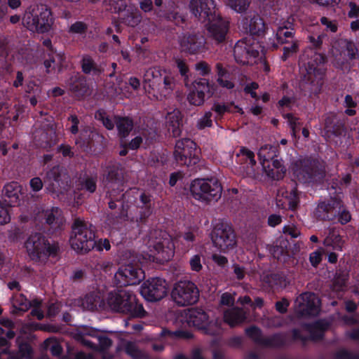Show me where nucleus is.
<instances>
[{
    "label": "nucleus",
    "instance_id": "603ef678",
    "mask_svg": "<svg viewBox=\"0 0 359 359\" xmlns=\"http://www.w3.org/2000/svg\"><path fill=\"white\" fill-rule=\"evenodd\" d=\"M217 67L219 70V77L218 79V82L220 84V86L226 88L227 89L233 88L234 86L233 83L231 81H229L223 78L224 71L222 70L221 65L219 64H217Z\"/></svg>",
    "mask_w": 359,
    "mask_h": 359
},
{
    "label": "nucleus",
    "instance_id": "412c9836",
    "mask_svg": "<svg viewBox=\"0 0 359 359\" xmlns=\"http://www.w3.org/2000/svg\"><path fill=\"white\" fill-rule=\"evenodd\" d=\"M180 44L182 51L195 54L204 47L205 40L202 36L185 34L180 38Z\"/></svg>",
    "mask_w": 359,
    "mask_h": 359
},
{
    "label": "nucleus",
    "instance_id": "052dcab7",
    "mask_svg": "<svg viewBox=\"0 0 359 359\" xmlns=\"http://www.w3.org/2000/svg\"><path fill=\"white\" fill-rule=\"evenodd\" d=\"M325 34H320L316 37L313 36H309V40L315 48H320L323 44V39L324 37H325Z\"/></svg>",
    "mask_w": 359,
    "mask_h": 359
},
{
    "label": "nucleus",
    "instance_id": "5fc2aeb1",
    "mask_svg": "<svg viewBox=\"0 0 359 359\" xmlns=\"http://www.w3.org/2000/svg\"><path fill=\"white\" fill-rule=\"evenodd\" d=\"M96 298L93 295H88L81 300V306L86 310H92L95 306Z\"/></svg>",
    "mask_w": 359,
    "mask_h": 359
},
{
    "label": "nucleus",
    "instance_id": "c03bdc74",
    "mask_svg": "<svg viewBox=\"0 0 359 359\" xmlns=\"http://www.w3.org/2000/svg\"><path fill=\"white\" fill-rule=\"evenodd\" d=\"M8 204L0 201V225L8 223L10 219Z\"/></svg>",
    "mask_w": 359,
    "mask_h": 359
},
{
    "label": "nucleus",
    "instance_id": "4be33fe9",
    "mask_svg": "<svg viewBox=\"0 0 359 359\" xmlns=\"http://www.w3.org/2000/svg\"><path fill=\"white\" fill-rule=\"evenodd\" d=\"M167 127L174 137L180 135L182 127V115L180 110L174 109L168 113Z\"/></svg>",
    "mask_w": 359,
    "mask_h": 359
},
{
    "label": "nucleus",
    "instance_id": "69168bd1",
    "mask_svg": "<svg viewBox=\"0 0 359 359\" xmlns=\"http://www.w3.org/2000/svg\"><path fill=\"white\" fill-rule=\"evenodd\" d=\"M30 187L34 191H38L43 187V183L39 177H34L30 180Z\"/></svg>",
    "mask_w": 359,
    "mask_h": 359
},
{
    "label": "nucleus",
    "instance_id": "cd10ccee",
    "mask_svg": "<svg viewBox=\"0 0 359 359\" xmlns=\"http://www.w3.org/2000/svg\"><path fill=\"white\" fill-rule=\"evenodd\" d=\"M273 166L274 168L272 169H266L265 167L264 172L266 175L273 180H279L283 177V174L285 171V167L283 165L282 162L280 159L273 158Z\"/></svg>",
    "mask_w": 359,
    "mask_h": 359
},
{
    "label": "nucleus",
    "instance_id": "f704fd0d",
    "mask_svg": "<svg viewBox=\"0 0 359 359\" xmlns=\"http://www.w3.org/2000/svg\"><path fill=\"white\" fill-rule=\"evenodd\" d=\"M12 304L15 309L26 311L31 307L32 302H29L24 295L19 294L13 297Z\"/></svg>",
    "mask_w": 359,
    "mask_h": 359
},
{
    "label": "nucleus",
    "instance_id": "3c124183",
    "mask_svg": "<svg viewBox=\"0 0 359 359\" xmlns=\"http://www.w3.org/2000/svg\"><path fill=\"white\" fill-rule=\"evenodd\" d=\"M237 156H244L246 160H249V163L252 166H254L256 164V161L255 159L254 153L245 147H242L240 149V151L237 154Z\"/></svg>",
    "mask_w": 359,
    "mask_h": 359
},
{
    "label": "nucleus",
    "instance_id": "b1692460",
    "mask_svg": "<svg viewBox=\"0 0 359 359\" xmlns=\"http://www.w3.org/2000/svg\"><path fill=\"white\" fill-rule=\"evenodd\" d=\"M246 318L245 313L242 309L233 308L224 312V320L231 327L243 323Z\"/></svg>",
    "mask_w": 359,
    "mask_h": 359
},
{
    "label": "nucleus",
    "instance_id": "5701e85b",
    "mask_svg": "<svg viewBox=\"0 0 359 359\" xmlns=\"http://www.w3.org/2000/svg\"><path fill=\"white\" fill-rule=\"evenodd\" d=\"M4 196L8 199L9 205L18 204L21 197V187L16 182L7 184L4 188Z\"/></svg>",
    "mask_w": 359,
    "mask_h": 359
},
{
    "label": "nucleus",
    "instance_id": "4c0bfd02",
    "mask_svg": "<svg viewBox=\"0 0 359 359\" xmlns=\"http://www.w3.org/2000/svg\"><path fill=\"white\" fill-rule=\"evenodd\" d=\"M212 112L206 111L201 116L196 122V128L198 130H203L205 128H210L212 126Z\"/></svg>",
    "mask_w": 359,
    "mask_h": 359
},
{
    "label": "nucleus",
    "instance_id": "f257e3e1",
    "mask_svg": "<svg viewBox=\"0 0 359 359\" xmlns=\"http://www.w3.org/2000/svg\"><path fill=\"white\" fill-rule=\"evenodd\" d=\"M144 87L148 95L155 100L167 99L177 86L175 75L170 70L154 67L146 70L143 76Z\"/></svg>",
    "mask_w": 359,
    "mask_h": 359
},
{
    "label": "nucleus",
    "instance_id": "a18cd8bd",
    "mask_svg": "<svg viewBox=\"0 0 359 359\" xmlns=\"http://www.w3.org/2000/svg\"><path fill=\"white\" fill-rule=\"evenodd\" d=\"M32 353V350L28 344H21L19 347V354L20 355V358L11 356L9 359H31Z\"/></svg>",
    "mask_w": 359,
    "mask_h": 359
},
{
    "label": "nucleus",
    "instance_id": "4468645a",
    "mask_svg": "<svg viewBox=\"0 0 359 359\" xmlns=\"http://www.w3.org/2000/svg\"><path fill=\"white\" fill-rule=\"evenodd\" d=\"M189 9L198 20L207 23L219 15L215 0H190Z\"/></svg>",
    "mask_w": 359,
    "mask_h": 359
},
{
    "label": "nucleus",
    "instance_id": "de8ad7c7",
    "mask_svg": "<svg viewBox=\"0 0 359 359\" xmlns=\"http://www.w3.org/2000/svg\"><path fill=\"white\" fill-rule=\"evenodd\" d=\"M195 69L198 72V74L203 76L208 75L211 72L210 65L204 61L197 62L195 65Z\"/></svg>",
    "mask_w": 359,
    "mask_h": 359
},
{
    "label": "nucleus",
    "instance_id": "864d4df0",
    "mask_svg": "<svg viewBox=\"0 0 359 359\" xmlns=\"http://www.w3.org/2000/svg\"><path fill=\"white\" fill-rule=\"evenodd\" d=\"M45 344L46 346L50 347V351L53 355L57 356L60 355L62 352V347L58 343L48 339L45 341Z\"/></svg>",
    "mask_w": 359,
    "mask_h": 359
},
{
    "label": "nucleus",
    "instance_id": "c756f323",
    "mask_svg": "<svg viewBox=\"0 0 359 359\" xmlns=\"http://www.w3.org/2000/svg\"><path fill=\"white\" fill-rule=\"evenodd\" d=\"M276 39L280 44L290 43L294 39L293 29L285 27H279L276 32Z\"/></svg>",
    "mask_w": 359,
    "mask_h": 359
},
{
    "label": "nucleus",
    "instance_id": "6ab92c4d",
    "mask_svg": "<svg viewBox=\"0 0 359 359\" xmlns=\"http://www.w3.org/2000/svg\"><path fill=\"white\" fill-rule=\"evenodd\" d=\"M243 28L250 35L257 39L263 35L265 31V25L261 17L257 14L250 15L242 21Z\"/></svg>",
    "mask_w": 359,
    "mask_h": 359
},
{
    "label": "nucleus",
    "instance_id": "6e6d98bb",
    "mask_svg": "<svg viewBox=\"0 0 359 359\" xmlns=\"http://www.w3.org/2000/svg\"><path fill=\"white\" fill-rule=\"evenodd\" d=\"M320 22L322 25L325 26L327 31H330L332 32H336L337 31V24L335 21L330 20L326 17H322L320 18Z\"/></svg>",
    "mask_w": 359,
    "mask_h": 359
},
{
    "label": "nucleus",
    "instance_id": "774afa93",
    "mask_svg": "<svg viewBox=\"0 0 359 359\" xmlns=\"http://www.w3.org/2000/svg\"><path fill=\"white\" fill-rule=\"evenodd\" d=\"M176 64H177V67L179 69L180 74L182 76L186 75V74L188 72V67H187L185 62L181 59H177Z\"/></svg>",
    "mask_w": 359,
    "mask_h": 359
},
{
    "label": "nucleus",
    "instance_id": "20e7f679",
    "mask_svg": "<svg viewBox=\"0 0 359 359\" xmlns=\"http://www.w3.org/2000/svg\"><path fill=\"white\" fill-rule=\"evenodd\" d=\"M92 225L77 218L72 225L69 242L72 248L79 253H86L95 246V233Z\"/></svg>",
    "mask_w": 359,
    "mask_h": 359
},
{
    "label": "nucleus",
    "instance_id": "f03ea898",
    "mask_svg": "<svg viewBox=\"0 0 359 359\" xmlns=\"http://www.w3.org/2000/svg\"><path fill=\"white\" fill-rule=\"evenodd\" d=\"M107 304L114 311L129 314L133 317H143L145 311L137 302L136 296L130 290H118L108 294Z\"/></svg>",
    "mask_w": 359,
    "mask_h": 359
},
{
    "label": "nucleus",
    "instance_id": "7ed1b4c3",
    "mask_svg": "<svg viewBox=\"0 0 359 359\" xmlns=\"http://www.w3.org/2000/svg\"><path fill=\"white\" fill-rule=\"evenodd\" d=\"M22 22L31 32H47L53 25L51 11L45 5L31 6L25 12Z\"/></svg>",
    "mask_w": 359,
    "mask_h": 359
},
{
    "label": "nucleus",
    "instance_id": "58836bf2",
    "mask_svg": "<svg viewBox=\"0 0 359 359\" xmlns=\"http://www.w3.org/2000/svg\"><path fill=\"white\" fill-rule=\"evenodd\" d=\"M205 95L201 92H198L194 88L188 95L187 99L190 104L200 106L203 104L205 101Z\"/></svg>",
    "mask_w": 359,
    "mask_h": 359
},
{
    "label": "nucleus",
    "instance_id": "37998d69",
    "mask_svg": "<svg viewBox=\"0 0 359 359\" xmlns=\"http://www.w3.org/2000/svg\"><path fill=\"white\" fill-rule=\"evenodd\" d=\"M288 46H285L283 48V58L286 60L287 57L291 56L292 54L297 53L298 50V41L295 39L290 41V43H287Z\"/></svg>",
    "mask_w": 359,
    "mask_h": 359
},
{
    "label": "nucleus",
    "instance_id": "0eeeda50",
    "mask_svg": "<svg viewBox=\"0 0 359 359\" xmlns=\"http://www.w3.org/2000/svg\"><path fill=\"white\" fill-rule=\"evenodd\" d=\"M190 191L196 200L208 203L220 198L222 188L216 179H197L191 182Z\"/></svg>",
    "mask_w": 359,
    "mask_h": 359
},
{
    "label": "nucleus",
    "instance_id": "2eb2a0df",
    "mask_svg": "<svg viewBox=\"0 0 359 359\" xmlns=\"http://www.w3.org/2000/svg\"><path fill=\"white\" fill-rule=\"evenodd\" d=\"M140 292L149 302L159 301L167 294V283L165 280L159 278L149 279L142 285Z\"/></svg>",
    "mask_w": 359,
    "mask_h": 359
},
{
    "label": "nucleus",
    "instance_id": "423d86ee",
    "mask_svg": "<svg viewBox=\"0 0 359 359\" xmlns=\"http://www.w3.org/2000/svg\"><path fill=\"white\" fill-rule=\"evenodd\" d=\"M152 256L159 262H166L174 255V244L170 236L165 232L155 231L145 240Z\"/></svg>",
    "mask_w": 359,
    "mask_h": 359
},
{
    "label": "nucleus",
    "instance_id": "393cba45",
    "mask_svg": "<svg viewBox=\"0 0 359 359\" xmlns=\"http://www.w3.org/2000/svg\"><path fill=\"white\" fill-rule=\"evenodd\" d=\"M257 154L262 165L263 169H265V163L278 156V147L270 144H265L259 149Z\"/></svg>",
    "mask_w": 359,
    "mask_h": 359
},
{
    "label": "nucleus",
    "instance_id": "e433bc0d",
    "mask_svg": "<svg viewBox=\"0 0 359 359\" xmlns=\"http://www.w3.org/2000/svg\"><path fill=\"white\" fill-rule=\"evenodd\" d=\"M250 4V0H227V5L237 13L245 12Z\"/></svg>",
    "mask_w": 359,
    "mask_h": 359
},
{
    "label": "nucleus",
    "instance_id": "6e6552de",
    "mask_svg": "<svg viewBox=\"0 0 359 359\" xmlns=\"http://www.w3.org/2000/svg\"><path fill=\"white\" fill-rule=\"evenodd\" d=\"M264 48L257 39L248 36L238 41L233 48V55L236 61L243 65H252L257 62L260 53H263Z\"/></svg>",
    "mask_w": 359,
    "mask_h": 359
},
{
    "label": "nucleus",
    "instance_id": "dca6fc26",
    "mask_svg": "<svg viewBox=\"0 0 359 359\" xmlns=\"http://www.w3.org/2000/svg\"><path fill=\"white\" fill-rule=\"evenodd\" d=\"M320 299L313 293L305 292L295 301L294 311L298 317L315 316L319 311Z\"/></svg>",
    "mask_w": 359,
    "mask_h": 359
},
{
    "label": "nucleus",
    "instance_id": "9d476101",
    "mask_svg": "<svg viewBox=\"0 0 359 359\" xmlns=\"http://www.w3.org/2000/svg\"><path fill=\"white\" fill-rule=\"evenodd\" d=\"M28 256L30 259L39 261L46 259L48 256L56 253L58 247L50 244L39 233L31 235L25 243Z\"/></svg>",
    "mask_w": 359,
    "mask_h": 359
},
{
    "label": "nucleus",
    "instance_id": "a211bd4d",
    "mask_svg": "<svg viewBox=\"0 0 359 359\" xmlns=\"http://www.w3.org/2000/svg\"><path fill=\"white\" fill-rule=\"evenodd\" d=\"M304 62V69L306 71V79L311 83L316 79H321L323 74L322 68L323 64L325 62V58L323 55L318 53H311V58L307 62H305L304 56L302 58Z\"/></svg>",
    "mask_w": 359,
    "mask_h": 359
},
{
    "label": "nucleus",
    "instance_id": "e2e57ef3",
    "mask_svg": "<svg viewBox=\"0 0 359 359\" xmlns=\"http://www.w3.org/2000/svg\"><path fill=\"white\" fill-rule=\"evenodd\" d=\"M212 110L215 111L219 116H222L228 110L227 106L224 104L215 103L212 107Z\"/></svg>",
    "mask_w": 359,
    "mask_h": 359
},
{
    "label": "nucleus",
    "instance_id": "c85d7f7f",
    "mask_svg": "<svg viewBox=\"0 0 359 359\" xmlns=\"http://www.w3.org/2000/svg\"><path fill=\"white\" fill-rule=\"evenodd\" d=\"M82 69L86 74H97L103 71V68L98 66L91 57L84 56L82 60Z\"/></svg>",
    "mask_w": 359,
    "mask_h": 359
},
{
    "label": "nucleus",
    "instance_id": "a19ab883",
    "mask_svg": "<svg viewBox=\"0 0 359 359\" xmlns=\"http://www.w3.org/2000/svg\"><path fill=\"white\" fill-rule=\"evenodd\" d=\"M95 118L102 121V124L108 130H112L114 126V121H112L107 116L106 113L103 111H98L95 113Z\"/></svg>",
    "mask_w": 359,
    "mask_h": 359
},
{
    "label": "nucleus",
    "instance_id": "338daca9",
    "mask_svg": "<svg viewBox=\"0 0 359 359\" xmlns=\"http://www.w3.org/2000/svg\"><path fill=\"white\" fill-rule=\"evenodd\" d=\"M283 232L285 234L290 235L292 238H297L300 234L299 231L291 226H286L283 228Z\"/></svg>",
    "mask_w": 359,
    "mask_h": 359
},
{
    "label": "nucleus",
    "instance_id": "2f4dec72",
    "mask_svg": "<svg viewBox=\"0 0 359 359\" xmlns=\"http://www.w3.org/2000/svg\"><path fill=\"white\" fill-rule=\"evenodd\" d=\"M324 244L326 246H331L334 250L341 251L344 248V241L339 234L334 233L325 238Z\"/></svg>",
    "mask_w": 359,
    "mask_h": 359
},
{
    "label": "nucleus",
    "instance_id": "a878e982",
    "mask_svg": "<svg viewBox=\"0 0 359 359\" xmlns=\"http://www.w3.org/2000/svg\"><path fill=\"white\" fill-rule=\"evenodd\" d=\"M45 215L46 222L55 227H59L65 222L62 212L57 208L46 210Z\"/></svg>",
    "mask_w": 359,
    "mask_h": 359
},
{
    "label": "nucleus",
    "instance_id": "f8f14e48",
    "mask_svg": "<svg viewBox=\"0 0 359 359\" xmlns=\"http://www.w3.org/2000/svg\"><path fill=\"white\" fill-rule=\"evenodd\" d=\"M211 239L214 245L223 252H229L236 245L234 232L227 224H216L211 233Z\"/></svg>",
    "mask_w": 359,
    "mask_h": 359
},
{
    "label": "nucleus",
    "instance_id": "ea45409f",
    "mask_svg": "<svg viewBox=\"0 0 359 359\" xmlns=\"http://www.w3.org/2000/svg\"><path fill=\"white\" fill-rule=\"evenodd\" d=\"M104 2L109 6V9L115 13L122 11L126 7L125 0H104Z\"/></svg>",
    "mask_w": 359,
    "mask_h": 359
},
{
    "label": "nucleus",
    "instance_id": "39448f33",
    "mask_svg": "<svg viewBox=\"0 0 359 359\" xmlns=\"http://www.w3.org/2000/svg\"><path fill=\"white\" fill-rule=\"evenodd\" d=\"M183 320L189 326L202 330L204 333L214 335L220 331L217 321L210 318L208 313L200 308H191L182 313Z\"/></svg>",
    "mask_w": 359,
    "mask_h": 359
},
{
    "label": "nucleus",
    "instance_id": "bf43d9fd",
    "mask_svg": "<svg viewBox=\"0 0 359 359\" xmlns=\"http://www.w3.org/2000/svg\"><path fill=\"white\" fill-rule=\"evenodd\" d=\"M234 303L233 296L228 292L224 293L220 299V304L225 306H231Z\"/></svg>",
    "mask_w": 359,
    "mask_h": 359
},
{
    "label": "nucleus",
    "instance_id": "1a4fd4ad",
    "mask_svg": "<svg viewBox=\"0 0 359 359\" xmlns=\"http://www.w3.org/2000/svg\"><path fill=\"white\" fill-rule=\"evenodd\" d=\"M170 295L176 305L187 306L198 302L200 291L194 282L189 280H180L173 285Z\"/></svg>",
    "mask_w": 359,
    "mask_h": 359
},
{
    "label": "nucleus",
    "instance_id": "ddd939ff",
    "mask_svg": "<svg viewBox=\"0 0 359 359\" xmlns=\"http://www.w3.org/2000/svg\"><path fill=\"white\" fill-rule=\"evenodd\" d=\"M144 278L143 271L137 264L128 263L121 265L115 273L114 280L116 285H136Z\"/></svg>",
    "mask_w": 359,
    "mask_h": 359
},
{
    "label": "nucleus",
    "instance_id": "72a5a7b5",
    "mask_svg": "<svg viewBox=\"0 0 359 359\" xmlns=\"http://www.w3.org/2000/svg\"><path fill=\"white\" fill-rule=\"evenodd\" d=\"M65 172L60 167H53L46 173V180H45V182L48 181L50 184H54V182L58 183L60 179L62 177H65Z\"/></svg>",
    "mask_w": 359,
    "mask_h": 359
},
{
    "label": "nucleus",
    "instance_id": "13d9d810",
    "mask_svg": "<svg viewBox=\"0 0 359 359\" xmlns=\"http://www.w3.org/2000/svg\"><path fill=\"white\" fill-rule=\"evenodd\" d=\"M82 188L90 193L94 192L96 189L95 180L93 178L86 179L83 183Z\"/></svg>",
    "mask_w": 359,
    "mask_h": 359
},
{
    "label": "nucleus",
    "instance_id": "4d7b16f0",
    "mask_svg": "<svg viewBox=\"0 0 359 359\" xmlns=\"http://www.w3.org/2000/svg\"><path fill=\"white\" fill-rule=\"evenodd\" d=\"M141 20L142 16L139 13H133L126 18V21L130 26L135 27L141 22Z\"/></svg>",
    "mask_w": 359,
    "mask_h": 359
},
{
    "label": "nucleus",
    "instance_id": "680f3d73",
    "mask_svg": "<svg viewBox=\"0 0 359 359\" xmlns=\"http://www.w3.org/2000/svg\"><path fill=\"white\" fill-rule=\"evenodd\" d=\"M246 334L255 341L259 340L261 336L259 329L256 327L247 329Z\"/></svg>",
    "mask_w": 359,
    "mask_h": 359
},
{
    "label": "nucleus",
    "instance_id": "aec40b11",
    "mask_svg": "<svg viewBox=\"0 0 359 359\" xmlns=\"http://www.w3.org/2000/svg\"><path fill=\"white\" fill-rule=\"evenodd\" d=\"M215 18L207 22L208 30L210 36L216 42L220 43L225 39L228 25L226 21L222 19L219 15Z\"/></svg>",
    "mask_w": 359,
    "mask_h": 359
},
{
    "label": "nucleus",
    "instance_id": "bb28decb",
    "mask_svg": "<svg viewBox=\"0 0 359 359\" xmlns=\"http://www.w3.org/2000/svg\"><path fill=\"white\" fill-rule=\"evenodd\" d=\"M114 121L121 137H126L133 128V121L128 118L114 117Z\"/></svg>",
    "mask_w": 359,
    "mask_h": 359
},
{
    "label": "nucleus",
    "instance_id": "f3484780",
    "mask_svg": "<svg viewBox=\"0 0 359 359\" xmlns=\"http://www.w3.org/2000/svg\"><path fill=\"white\" fill-rule=\"evenodd\" d=\"M196 145L191 140H180L175 144V158L179 164L189 166L192 163H196Z\"/></svg>",
    "mask_w": 359,
    "mask_h": 359
},
{
    "label": "nucleus",
    "instance_id": "49530a36",
    "mask_svg": "<svg viewBox=\"0 0 359 359\" xmlns=\"http://www.w3.org/2000/svg\"><path fill=\"white\" fill-rule=\"evenodd\" d=\"M126 352L135 359H141L144 357V354L142 353L133 343H128L127 344Z\"/></svg>",
    "mask_w": 359,
    "mask_h": 359
},
{
    "label": "nucleus",
    "instance_id": "c9c22d12",
    "mask_svg": "<svg viewBox=\"0 0 359 359\" xmlns=\"http://www.w3.org/2000/svg\"><path fill=\"white\" fill-rule=\"evenodd\" d=\"M193 86L195 90L201 92L203 95H212L211 86L209 81L205 79H198L193 83Z\"/></svg>",
    "mask_w": 359,
    "mask_h": 359
},
{
    "label": "nucleus",
    "instance_id": "8fccbe9b",
    "mask_svg": "<svg viewBox=\"0 0 359 359\" xmlns=\"http://www.w3.org/2000/svg\"><path fill=\"white\" fill-rule=\"evenodd\" d=\"M87 25L83 22L78 21L72 24L69 28V32L72 34H83L87 29Z\"/></svg>",
    "mask_w": 359,
    "mask_h": 359
},
{
    "label": "nucleus",
    "instance_id": "7c9ffc66",
    "mask_svg": "<svg viewBox=\"0 0 359 359\" xmlns=\"http://www.w3.org/2000/svg\"><path fill=\"white\" fill-rule=\"evenodd\" d=\"M103 183L109 191H114L115 189H120L122 187L121 180L118 177L117 173L114 171L109 172Z\"/></svg>",
    "mask_w": 359,
    "mask_h": 359
},
{
    "label": "nucleus",
    "instance_id": "473e14b6",
    "mask_svg": "<svg viewBox=\"0 0 359 359\" xmlns=\"http://www.w3.org/2000/svg\"><path fill=\"white\" fill-rule=\"evenodd\" d=\"M282 195L285 197L284 203H287L290 210H294L298 206L299 200L296 189H292L290 191H285L282 192Z\"/></svg>",
    "mask_w": 359,
    "mask_h": 359
},
{
    "label": "nucleus",
    "instance_id": "09e8293b",
    "mask_svg": "<svg viewBox=\"0 0 359 359\" xmlns=\"http://www.w3.org/2000/svg\"><path fill=\"white\" fill-rule=\"evenodd\" d=\"M41 302L38 299H34L32 301L31 307H32V315L36 317L37 319L41 320L43 318V313L39 308Z\"/></svg>",
    "mask_w": 359,
    "mask_h": 359
},
{
    "label": "nucleus",
    "instance_id": "9b49d317",
    "mask_svg": "<svg viewBox=\"0 0 359 359\" xmlns=\"http://www.w3.org/2000/svg\"><path fill=\"white\" fill-rule=\"evenodd\" d=\"M330 51L338 67H342L349 61L355 60L358 56L356 45L353 41L347 39H334L332 43Z\"/></svg>",
    "mask_w": 359,
    "mask_h": 359
},
{
    "label": "nucleus",
    "instance_id": "79ce46f5",
    "mask_svg": "<svg viewBox=\"0 0 359 359\" xmlns=\"http://www.w3.org/2000/svg\"><path fill=\"white\" fill-rule=\"evenodd\" d=\"M203 257L201 255H194L189 259V265L191 271L200 272L203 269Z\"/></svg>",
    "mask_w": 359,
    "mask_h": 359
},
{
    "label": "nucleus",
    "instance_id": "0e129e2a",
    "mask_svg": "<svg viewBox=\"0 0 359 359\" xmlns=\"http://www.w3.org/2000/svg\"><path fill=\"white\" fill-rule=\"evenodd\" d=\"M322 259V253L320 251H315L310 255V262L314 266H317Z\"/></svg>",
    "mask_w": 359,
    "mask_h": 359
}]
</instances>
